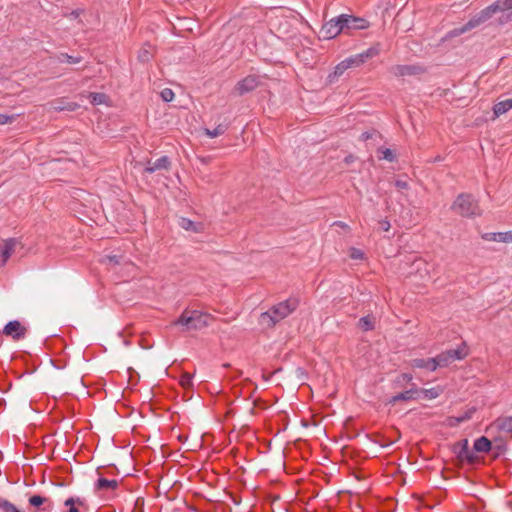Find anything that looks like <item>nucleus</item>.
<instances>
[{"label": "nucleus", "mask_w": 512, "mask_h": 512, "mask_svg": "<svg viewBox=\"0 0 512 512\" xmlns=\"http://www.w3.org/2000/svg\"><path fill=\"white\" fill-rule=\"evenodd\" d=\"M298 305L299 301L296 298H289L282 301L272 306L268 311L261 313L260 322L272 327L294 312Z\"/></svg>", "instance_id": "1"}, {"label": "nucleus", "mask_w": 512, "mask_h": 512, "mask_svg": "<svg viewBox=\"0 0 512 512\" xmlns=\"http://www.w3.org/2000/svg\"><path fill=\"white\" fill-rule=\"evenodd\" d=\"M498 11H503L499 3V0L481 10L479 13H477L475 16L469 19V21L464 25L450 30L447 33V38L458 37L474 28H477L478 26L489 20Z\"/></svg>", "instance_id": "2"}, {"label": "nucleus", "mask_w": 512, "mask_h": 512, "mask_svg": "<svg viewBox=\"0 0 512 512\" xmlns=\"http://www.w3.org/2000/svg\"><path fill=\"white\" fill-rule=\"evenodd\" d=\"M210 316L198 310H185L173 325L180 326L182 331L201 330L209 325Z\"/></svg>", "instance_id": "3"}, {"label": "nucleus", "mask_w": 512, "mask_h": 512, "mask_svg": "<svg viewBox=\"0 0 512 512\" xmlns=\"http://www.w3.org/2000/svg\"><path fill=\"white\" fill-rule=\"evenodd\" d=\"M452 209L462 217H475L482 213L477 200L471 194L466 193L457 196Z\"/></svg>", "instance_id": "4"}, {"label": "nucleus", "mask_w": 512, "mask_h": 512, "mask_svg": "<svg viewBox=\"0 0 512 512\" xmlns=\"http://www.w3.org/2000/svg\"><path fill=\"white\" fill-rule=\"evenodd\" d=\"M342 23V15L330 19L322 25L320 35L326 40L335 38L340 33H344Z\"/></svg>", "instance_id": "5"}, {"label": "nucleus", "mask_w": 512, "mask_h": 512, "mask_svg": "<svg viewBox=\"0 0 512 512\" xmlns=\"http://www.w3.org/2000/svg\"><path fill=\"white\" fill-rule=\"evenodd\" d=\"M342 15V25L344 28V33L350 34L352 31L355 30H364L367 29L370 24L369 21L361 18L356 17L353 15L348 14H341Z\"/></svg>", "instance_id": "6"}, {"label": "nucleus", "mask_w": 512, "mask_h": 512, "mask_svg": "<svg viewBox=\"0 0 512 512\" xmlns=\"http://www.w3.org/2000/svg\"><path fill=\"white\" fill-rule=\"evenodd\" d=\"M2 332L6 336L11 337L14 341H19L26 337L28 328L19 320H12L4 326Z\"/></svg>", "instance_id": "7"}, {"label": "nucleus", "mask_w": 512, "mask_h": 512, "mask_svg": "<svg viewBox=\"0 0 512 512\" xmlns=\"http://www.w3.org/2000/svg\"><path fill=\"white\" fill-rule=\"evenodd\" d=\"M454 452L461 461L473 463L476 459L474 452L469 448L467 439H462L454 445Z\"/></svg>", "instance_id": "8"}, {"label": "nucleus", "mask_w": 512, "mask_h": 512, "mask_svg": "<svg viewBox=\"0 0 512 512\" xmlns=\"http://www.w3.org/2000/svg\"><path fill=\"white\" fill-rule=\"evenodd\" d=\"M258 85L259 79L256 76L249 75L237 83L235 91L241 96L255 90Z\"/></svg>", "instance_id": "9"}, {"label": "nucleus", "mask_w": 512, "mask_h": 512, "mask_svg": "<svg viewBox=\"0 0 512 512\" xmlns=\"http://www.w3.org/2000/svg\"><path fill=\"white\" fill-rule=\"evenodd\" d=\"M28 502L31 506L40 508L42 512H50L53 508V503L49 498L41 495H32L29 497Z\"/></svg>", "instance_id": "10"}, {"label": "nucleus", "mask_w": 512, "mask_h": 512, "mask_svg": "<svg viewBox=\"0 0 512 512\" xmlns=\"http://www.w3.org/2000/svg\"><path fill=\"white\" fill-rule=\"evenodd\" d=\"M420 398V392H418V388H411L404 392L398 393L394 396H392L388 403L395 404L398 401H409V400H416Z\"/></svg>", "instance_id": "11"}, {"label": "nucleus", "mask_w": 512, "mask_h": 512, "mask_svg": "<svg viewBox=\"0 0 512 512\" xmlns=\"http://www.w3.org/2000/svg\"><path fill=\"white\" fill-rule=\"evenodd\" d=\"M169 165V158L167 156H162L154 162L148 161L147 166L145 167V172L151 174L157 170H166L168 169Z\"/></svg>", "instance_id": "12"}, {"label": "nucleus", "mask_w": 512, "mask_h": 512, "mask_svg": "<svg viewBox=\"0 0 512 512\" xmlns=\"http://www.w3.org/2000/svg\"><path fill=\"white\" fill-rule=\"evenodd\" d=\"M419 70L420 68L414 65H395L391 68V73L396 77H403L417 74Z\"/></svg>", "instance_id": "13"}, {"label": "nucleus", "mask_w": 512, "mask_h": 512, "mask_svg": "<svg viewBox=\"0 0 512 512\" xmlns=\"http://www.w3.org/2000/svg\"><path fill=\"white\" fill-rule=\"evenodd\" d=\"M16 245L17 241L14 238H9L0 244V255L4 262H6L12 255Z\"/></svg>", "instance_id": "14"}, {"label": "nucleus", "mask_w": 512, "mask_h": 512, "mask_svg": "<svg viewBox=\"0 0 512 512\" xmlns=\"http://www.w3.org/2000/svg\"><path fill=\"white\" fill-rule=\"evenodd\" d=\"M482 238L487 241H495V242H503L509 243L512 242L511 231L509 232H494V233H485Z\"/></svg>", "instance_id": "15"}, {"label": "nucleus", "mask_w": 512, "mask_h": 512, "mask_svg": "<svg viewBox=\"0 0 512 512\" xmlns=\"http://www.w3.org/2000/svg\"><path fill=\"white\" fill-rule=\"evenodd\" d=\"M411 365L415 368L427 369L429 371L437 369L435 357L428 359L416 358L412 360Z\"/></svg>", "instance_id": "16"}, {"label": "nucleus", "mask_w": 512, "mask_h": 512, "mask_svg": "<svg viewBox=\"0 0 512 512\" xmlns=\"http://www.w3.org/2000/svg\"><path fill=\"white\" fill-rule=\"evenodd\" d=\"M48 105H49L50 110H53L56 112H60V111H64V110L74 111L78 107V105L74 102L64 103L63 100H57V101L49 103Z\"/></svg>", "instance_id": "17"}, {"label": "nucleus", "mask_w": 512, "mask_h": 512, "mask_svg": "<svg viewBox=\"0 0 512 512\" xmlns=\"http://www.w3.org/2000/svg\"><path fill=\"white\" fill-rule=\"evenodd\" d=\"M473 448L476 452H489L491 450V441L487 437L481 436L475 440Z\"/></svg>", "instance_id": "18"}, {"label": "nucleus", "mask_w": 512, "mask_h": 512, "mask_svg": "<svg viewBox=\"0 0 512 512\" xmlns=\"http://www.w3.org/2000/svg\"><path fill=\"white\" fill-rule=\"evenodd\" d=\"M512 109V98L506 99L496 103L493 107V112L495 116H500Z\"/></svg>", "instance_id": "19"}, {"label": "nucleus", "mask_w": 512, "mask_h": 512, "mask_svg": "<svg viewBox=\"0 0 512 512\" xmlns=\"http://www.w3.org/2000/svg\"><path fill=\"white\" fill-rule=\"evenodd\" d=\"M494 424L499 430L512 433V416L498 418Z\"/></svg>", "instance_id": "20"}, {"label": "nucleus", "mask_w": 512, "mask_h": 512, "mask_svg": "<svg viewBox=\"0 0 512 512\" xmlns=\"http://www.w3.org/2000/svg\"><path fill=\"white\" fill-rule=\"evenodd\" d=\"M118 487V481L115 479L108 480L106 478H99L95 483L96 490L103 489H116Z\"/></svg>", "instance_id": "21"}, {"label": "nucleus", "mask_w": 512, "mask_h": 512, "mask_svg": "<svg viewBox=\"0 0 512 512\" xmlns=\"http://www.w3.org/2000/svg\"><path fill=\"white\" fill-rule=\"evenodd\" d=\"M227 130H228V124L220 123L214 129L205 128L204 133L209 138H215V137H218V136L224 134Z\"/></svg>", "instance_id": "22"}, {"label": "nucleus", "mask_w": 512, "mask_h": 512, "mask_svg": "<svg viewBox=\"0 0 512 512\" xmlns=\"http://www.w3.org/2000/svg\"><path fill=\"white\" fill-rule=\"evenodd\" d=\"M348 66L346 65L345 61L342 60L340 63L336 65L334 68V71L329 74L328 81L330 83H333L337 78H339L341 75L344 74L346 70H348Z\"/></svg>", "instance_id": "23"}, {"label": "nucleus", "mask_w": 512, "mask_h": 512, "mask_svg": "<svg viewBox=\"0 0 512 512\" xmlns=\"http://www.w3.org/2000/svg\"><path fill=\"white\" fill-rule=\"evenodd\" d=\"M358 326L363 331H371L375 327V318L367 315L364 317H361L358 322Z\"/></svg>", "instance_id": "24"}, {"label": "nucleus", "mask_w": 512, "mask_h": 512, "mask_svg": "<svg viewBox=\"0 0 512 512\" xmlns=\"http://www.w3.org/2000/svg\"><path fill=\"white\" fill-rule=\"evenodd\" d=\"M454 361L462 360L467 356L466 344L463 342L458 348L448 350Z\"/></svg>", "instance_id": "25"}, {"label": "nucleus", "mask_w": 512, "mask_h": 512, "mask_svg": "<svg viewBox=\"0 0 512 512\" xmlns=\"http://www.w3.org/2000/svg\"><path fill=\"white\" fill-rule=\"evenodd\" d=\"M435 361H436V366L437 368L438 367H446L448 366L450 363L453 362L452 358H451V355L449 353L448 350L438 354L436 357H435Z\"/></svg>", "instance_id": "26"}, {"label": "nucleus", "mask_w": 512, "mask_h": 512, "mask_svg": "<svg viewBox=\"0 0 512 512\" xmlns=\"http://www.w3.org/2000/svg\"><path fill=\"white\" fill-rule=\"evenodd\" d=\"M441 389L439 387H433L430 389H418V392H420V398H426V399H435L437 398L440 393Z\"/></svg>", "instance_id": "27"}, {"label": "nucleus", "mask_w": 512, "mask_h": 512, "mask_svg": "<svg viewBox=\"0 0 512 512\" xmlns=\"http://www.w3.org/2000/svg\"><path fill=\"white\" fill-rule=\"evenodd\" d=\"M178 224L181 228H183L186 231H192V232H198V225L193 222L192 220L182 217L179 219Z\"/></svg>", "instance_id": "28"}, {"label": "nucleus", "mask_w": 512, "mask_h": 512, "mask_svg": "<svg viewBox=\"0 0 512 512\" xmlns=\"http://www.w3.org/2000/svg\"><path fill=\"white\" fill-rule=\"evenodd\" d=\"M57 59H58V62H60V63H68V64H77L82 61L81 57L72 56L67 53L59 54Z\"/></svg>", "instance_id": "29"}, {"label": "nucleus", "mask_w": 512, "mask_h": 512, "mask_svg": "<svg viewBox=\"0 0 512 512\" xmlns=\"http://www.w3.org/2000/svg\"><path fill=\"white\" fill-rule=\"evenodd\" d=\"M379 49L377 47H370L369 49L357 54L359 59L362 60V64L366 62L368 59L373 58L378 55Z\"/></svg>", "instance_id": "30"}, {"label": "nucleus", "mask_w": 512, "mask_h": 512, "mask_svg": "<svg viewBox=\"0 0 512 512\" xmlns=\"http://www.w3.org/2000/svg\"><path fill=\"white\" fill-rule=\"evenodd\" d=\"M344 61H345L346 65L348 66V68L358 67V66L362 65V60L359 59L357 54L344 59Z\"/></svg>", "instance_id": "31"}, {"label": "nucleus", "mask_w": 512, "mask_h": 512, "mask_svg": "<svg viewBox=\"0 0 512 512\" xmlns=\"http://www.w3.org/2000/svg\"><path fill=\"white\" fill-rule=\"evenodd\" d=\"M90 102L94 105L102 104L106 100L104 93H90Z\"/></svg>", "instance_id": "32"}, {"label": "nucleus", "mask_w": 512, "mask_h": 512, "mask_svg": "<svg viewBox=\"0 0 512 512\" xmlns=\"http://www.w3.org/2000/svg\"><path fill=\"white\" fill-rule=\"evenodd\" d=\"M0 509L3 512H22L13 503L9 502L6 499L2 501Z\"/></svg>", "instance_id": "33"}, {"label": "nucleus", "mask_w": 512, "mask_h": 512, "mask_svg": "<svg viewBox=\"0 0 512 512\" xmlns=\"http://www.w3.org/2000/svg\"><path fill=\"white\" fill-rule=\"evenodd\" d=\"M152 58V52L147 48H142L138 54V59L141 62H148Z\"/></svg>", "instance_id": "34"}, {"label": "nucleus", "mask_w": 512, "mask_h": 512, "mask_svg": "<svg viewBox=\"0 0 512 512\" xmlns=\"http://www.w3.org/2000/svg\"><path fill=\"white\" fill-rule=\"evenodd\" d=\"M84 504V500L77 497H69L65 500L64 505L67 507H75V505L82 506Z\"/></svg>", "instance_id": "35"}, {"label": "nucleus", "mask_w": 512, "mask_h": 512, "mask_svg": "<svg viewBox=\"0 0 512 512\" xmlns=\"http://www.w3.org/2000/svg\"><path fill=\"white\" fill-rule=\"evenodd\" d=\"M160 96L163 101L171 102L174 98V92L170 88H165L161 91Z\"/></svg>", "instance_id": "36"}, {"label": "nucleus", "mask_w": 512, "mask_h": 512, "mask_svg": "<svg viewBox=\"0 0 512 512\" xmlns=\"http://www.w3.org/2000/svg\"><path fill=\"white\" fill-rule=\"evenodd\" d=\"M349 256L354 260H362L364 258V253L358 248H351Z\"/></svg>", "instance_id": "37"}, {"label": "nucleus", "mask_w": 512, "mask_h": 512, "mask_svg": "<svg viewBox=\"0 0 512 512\" xmlns=\"http://www.w3.org/2000/svg\"><path fill=\"white\" fill-rule=\"evenodd\" d=\"M381 152H382L383 159L388 160L390 162H393L395 160V156L390 149L386 148V149H383Z\"/></svg>", "instance_id": "38"}, {"label": "nucleus", "mask_w": 512, "mask_h": 512, "mask_svg": "<svg viewBox=\"0 0 512 512\" xmlns=\"http://www.w3.org/2000/svg\"><path fill=\"white\" fill-rule=\"evenodd\" d=\"M14 119V115L0 114V125L11 123L14 121Z\"/></svg>", "instance_id": "39"}, {"label": "nucleus", "mask_w": 512, "mask_h": 512, "mask_svg": "<svg viewBox=\"0 0 512 512\" xmlns=\"http://www.w3.org/2000/svg\"><path fill=\"white\" fill-rule=\"evenodd\" d=\"M395 186L398 190H407L409 189V184L406 180L398 179L395 181Z\"/></svg>", "instance_id": "40"}, {"label": "nucleus", "mask_w": 512, "mask_h": 512, "mask_svg": "<svg viewBox=\"0 0 512 512\" xmlns=\"http://www.w3.org/2000/svg\"><path fill=\"white\" fill-rule=\"evenodd\" d=\"M378 132L373 130V131H365L361 134V140L363 141H367L369 139H372L375 135H377Z\"/></svg>", "instance_id": "41"}, {"label": "nucleus", "mask_w": 512, "mask_h": 512, "mask_svg": "<svg viewBox=\"0 0 512 512\" xmlns=\"http://www.w3.org/2000/svg\"><path fill=\"white\" fill-rule=\"evenodd\" d=\"M191 378H192V376L190 374L182 375V377H181V384L184 387L189 386L191 384Z\"/></svg>", "instance_id": "42"}, {"label": "nucleus", "mask_w": 512, "mask_h": 512, "mask_svg": "<svg viewBox=\"0 0 512 512\" xmlns=\"http://www.w3.org/2000/svg\"><path fill=\"white\" fill-rule=\"evenodd\" d=\"M499 3L503 11H505L506 8H512V0H499Z\"/></svg>", "instance_id": "43"}, {"label": "nucleus", "mask_w": 512, "mask_h": 512, "mask_svg": "<svg viewBox=\"0 0 512 512\" xmlns=\"http://www.w3.org/2000/svg\"><path fill=\"white\" fill-rule=\"evenodd\" d=\"M82 13H83V10H81V9H76V10H73V11L68 15V17H69V18H71V19H76V18H78Z\"/></svg>", "instance_id": "44"}, {"label": "nucleus", "mask_w": 512, "mask_h": 512, "mask_svg": "<svg viewBox=\"0 0 512 512\" xmlns=\"http://www.w3.org/2000/svg\"><path fill=\"white\" fill-rule=\"evenodd\" d=\"M356 160V157L352 154L350 155H347L345 158H344V162L349 165L351 163H353L354 161Z\"/></svg>", "instance_id": "45"}, {"label": "nucleus", "mask_w": 512, "mask_h": 512, "mask_svg": "<svg viewBox=\"0 0 512 512\" xmlns=\"http://www.w3.org/2000/svg\"><path fill=\"white\" fill-rule=\"evenodd\" d=\"M380 226L384 231H388L390 229V223L387 220L380 221Z\"/></svg>", "instance_id": "46"}, {"label": "nucleus", "mask_w": 512, "mask_h": 512, "mask_svg": "<svg viewBox=\"0 0 512 512\" xmlns=\"http://www.w3.org/2000/svg\"><path fill=\"white\" fill-rule=\"evenodd\" d=\"M505 19L506 21H512V8H506L505 9Z\"/></svg>", "instance_id": "47"}, {"label": "nucleus", "mask_w": 512, "mask_h": 512, "mask_svg": "<svg viewBox=\"0 0 512 512\" xmlns=\"http://www.w3.org/2000/svg\"><path fill=\"white\" fill-rule=\"evenodd\" d=\"M108 260L110 262H113L114 264H119L120 263L119 257L116 256V255L108 256Z\"/></svg>", "instance_id": "48"}, {"label": "nucleus", "mask_w": 512, "mask_h": 512, "mask_svg": "<svg viewBox=\"0 0 512 512\" xmlns=\"http://www.w3.org/2000/svg\"><path fill=\"white\" fill-rule=\"evenodd\" d=\"M402 378H403V380L409 382L412 380V375L405 373V374H402Z\"/></svg>", "instance_id": "49"}, {"label": "nucleus", "mask_w": 512, "mask_h": 512, "mask_svg": "<svg viewBox=\"0 0 512 512\" xmlns=\"http://www.w3.org/2000/svg\"><path fill=\"white\" fill-rule=\"evenodd\" d=\"M67 512H79V510L76 507H70Z\"/></svg>", "instance_id": "50"}]
</instances>
